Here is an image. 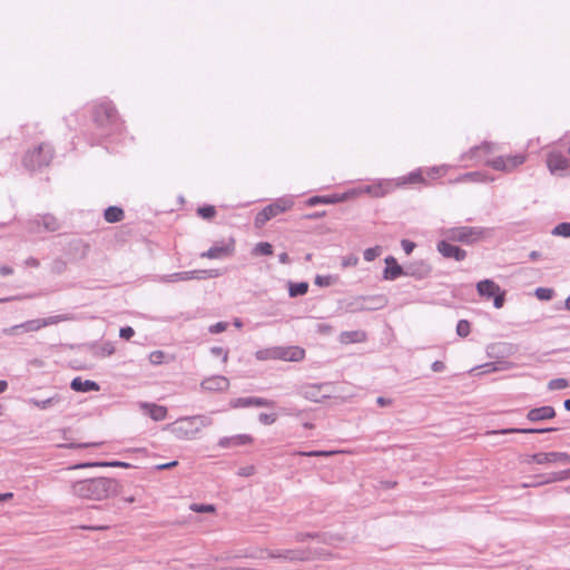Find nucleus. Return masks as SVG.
<instances>
[{
  "instance_id": "nucleus-1",
  "label": "nucleus",
  "mask_w": 570,
  "mask_h": 570,
  "mask_svg": "<svg viewBox=\"0 0 570 570\" xmlns=\"http://www.w3.org/2000/svg\"><path fill=\"white\" fill-rule=\"evenodd\" d=\"M95 130L89 138L91 145L99 144L104 139H117L124 132L125 125L115 105L110 100H100L91 109Z\"/></svg>"
},
{
  "instance_id": "nucleus-2",
  "label": "nucleus",
  "mask_w": 570,
  "mask_h": 570,
  "mask_svg": "<svg viewBox=\"0 0 570 570\" xmlns=\"http://www.w3.org/2000/svg\"><path fill=\"white\" fill-rule=\"evenodd\" d=\"M70 492L82 500L102 501L119 493V482L105 476L87 478L72 482Z\"/></svg>"
},
{
  "instance_id": "nucleus-3",
  "label": "nucleus",
  "mask_w": 570,
  "mask_h": 570,
  "mask_svg": "<svg viewBox=\"0 0 570 570\" xmlns=\"http://www.w3.org/2000/svg\"><path fill=\"white\" fill-rule=\"evenodd\" d=\"M491 234V229L481 226H458L442 230V236L452 240L453 243H461L463 245H474Z\"/></svg>"
},
{
  "instance_id": "nucleus-4",
  "label": "nucleus",
  "mask_w": 570,
  "mask_h": 570,
  "mask_svg": "<svg viewBox=\"0 0 570 570\" xmlns=\"http://www.w3.org/2000/svg\"><path fill=\"white\" fill-rule=\"evenodd\" d=\"M423 180L422 170L419 168L397 179H384L376 185H368L364 188V190L374 197H383L395 187L423 183Z\"/></svg>"
},
{
  "instance_id": "nucleus-5",
  "label": "nucleus",
  "mask_w": 570,
  "mask_h": 570,
  "mask_svg": "<svg viewBox=\"0 0 570 570\" xmlns=\"http://www.w3.org/2000/svg\"><path fill=\"white\" fill-rule=\"evenodd\" d=\"M53 157V149L49 144L42 142L35 147L32 150H28L22 159L23 166L29 170H37L46 167L50 164Z\"/></svg>"
},
{
  "instance_id": "nucleus-6",
  "label": "nucleus",
  "mask_w": 570,
  "mask_h": 570,
  "mask_svg": "<svg viewBox=\"0 0 570 570\" xmlns=\"http://www.w3.org/2000/svg\"><path fill=\"white\" fill-rule=\"evenodd\" d=\"M293 205L294 200L291 197L277 198L274 203L265 206L261 212L256 214L255 225L257 227L264 226L273 217L292 208Z\"/></svg>"
},
{
  "instance_id": "nucleus-7",
  "label": "nucleus",
  "mask_w": 570,
  "mask_h": 570,
  "mask_svg": "<svg viewBox=\"0 0 570 570\" xmlns=\"http://www.w3.org/2000/svg\"><path fill=\"white\" fill-rule=\"evenodd\" d=\"M60 228L58 219L51 214L38 215L27 223V230L33 234L57 232Z\"/></svg>"
},
{
  "instance_id": "nucleus-8",
  "label": "nucleus",
  "mask_w": 570,
  "mask_h": 570,
  "mask_svg": "<svg viewBox=\"0 0 570 570\" xmlns=\"http://www.w3.org/2000/svg\"><path fill=\"white\" fill-rule=\"evenodd\" d=\"M331 383H318V384H307L304 386H301L298 390V394L302 395L304 399L320 403L324 400L328 399L331 396Z\"/></svg>"
},
{
  "instance_id": "nucleus-9",
  "label": "nucleus",
  "mask_w": 570,
  "mask_h": 570,
  "mask_svg": "<svg viewBox=\"0 0 570 570\" xmlns=\"http://www.w3.org/2000/svg\"><path fill=\"white\" fill-rule=\"evenodd\" d=\"M167 429L179 440H191L198 433L194 422H190V416L178 419L175 423L168 424Z\"/></svg>"
},
{
  "instance_id": "nucleus-10",
  "label": "nucleus",
  "mask_w": 570,
  "mask_h": 570,
  "mask_svg": "<svg viewBox=\"0 0 570 570\" xmlns=\"http://www.w3.org/2000/svg\"><path fill=\"white\" fill-rule=\"evenodd\" d=\"M385 302L386 299L384 296H358L347 305V311L352 313L374 311L383 307Z\"/></svg>"
},
{
  "instance_id": "nucleus-11",
  "label": "nucleus",
  "mask_w": 570,
  "mask_h": 570,
  "mask_svg": "<svg viewBox=\"0 0 570 570\" xmlns=\"http://www.w3.org/2000/svg\"><path fill=\"white\" fill-rule=\"evenodd\" d=\"M436 249L442 255V257L446 259H454L455 262L464 261L468 255L466 250L453 244L452 240L445 237H443L442 240L438 242Z\"/></svg>"
},
{
  "instance_id": "nucleus-12",
  "label": "nucleus",
  "mask_w": 570,
  "mask_h": 570,
  "mask_svg": "<svg viewBox=\"0 0 570 570\" xmlns=\"http://www.w3.org/2000/svg\"><path fill=\"white\" fill-rule=\"evenodd\" d=\"M208 271L206 269H194V271H185V272H176L171 274H166L160 277L163 283H176V282H187L191 279H204L206 277H210Z\"/></svg>"
},
{
  "instance_id": "nucleus-13",
  "label": "nucleus",
  "mask_w": 570,
  "mask_h": 570,
  "mask_svg": "<svg viewBox=\"0 0 570 570\" xmlns=\"http://www.w3.org/2000/svg\"><path fill=\"white\" fill-rule=\"evenodd\" d=\"M529 462H533L537 464H548L554 462H562L564 464H570V454L566 452H540L532 454L530 456Z\"/></svg>"
},
{
  "instance_id": "nucleus-14",
  "label": "nucleus",
  "mask_w": 570,
  "mask_h": 570,
  "mask_svg": "<svg viewBox=\"0 0 570 570\" xmlns=\"http://www.w3.org/2000/svg\"><path fill=\"white\" fill-rule=\"evenodd\" d=\"M267 553L271 559L284 561H304L308 559V553L304 549L269 550Z\"/></svg>"
},
{
  "instance_id": "nucleus-15",
  "label": "nucleus",
  "mask_w": 570,
  "mask_h": 570,
  "mask_svg": "<svg viewBox=\"0 0 570 570\" xmlns=\"http://www.w3.org/2000/svg\"><path fill=\"white\" fill-rule=\"evenodd\" d=\"M384 263L385 267L382 274V278L384 281H395L402 276H405V264L400 265L394 256H386L384 258Z\"/></svg>"
},
{
  "instance_id": "nucleus-16",
  "label": "nucleus",
  "mask_w": 570,
  "mask_h": 570,
  "mask_svg": "<svg viewBox=\"0 0 570 570\" xmlns=\"http://www.w3.org/2000/svg\"><path fill=\"white\" fill-rule=\"evenodd\" d=\"M275 360L299 362L305 357V351L299 346H275Z\"/></svg>"
},
{
  "instance_id": "nucleus-17",
  "label": "nucleus",
  "mask_w": 570,
  "mask_h": 570,
  "mask_svg": "<svg viewBox=\"0 0 570 570\" xmlns=\"http://www.w3.org/2000/svg\"><path fill=\"white\" fill-rule=\"evenodd\" d=\"M200 387L208 392H223L229 387V381L226 376L214 375L203 380Z\"/></svg>"
},
{
  "instance_id": "nucleus-18",
  "label": "nucleus",
  "mask_w": 570,
  "mask_h": 570,
  "mask_svg": "<svg viewBox=\"0 0 570 570\" xmlns=\"http://www.w3.org/2000/svg\"><path fill=\"white\" fill-rule=\"evenodd\" d=\"M235 250L234 239L232 238L228 244L214 245L208 250L202 254V257L209 259H220L230 256Z\"/></svg>"
},
{
  "instance_id": "nucleus-19",
  "label": "nucleus",
  "mask_w": 570,
  "mask_h": 570,
  "mask_svg": "<svg viewBox=\"0 0 570 570\" xmlns=\"http://www.w3.org/2000/svg\"><path fill=\"white\" fill-rule=\"evenodd\" d=\"M39 331L38 323L35 320H29L20 324L12 325L2 330V334L7 336L20 335L28 332Z\"/></svg>"
},
{
  "instance_id": "nucleus-20",
  "label": "nucleus",
  "mask_w": 570,
  "mask_h": 570,
  "mask_svg": "<svg viewBox=\"0 0 570 570\" xmlns=\"http://www.w3.org/2000/svg\"><path fill=\"white\" fill-rule=\"evenodd\" d=\"M140 409L145 411L149 417L156 422L163 421L167 417L168 410L164 405L156 403L141 402Z\"/></svg>"
},
{
  "instance_id": "nucleus-21",
  "label": "nucleus",
  "mask_w": 570,
  "mask_h": 570,
  "mask_svg": "<svg viewBox=\"0 0 570 570\" xmlns=\"http://www.w3.org/2000/svg\"><path fill=\"white\" fill-rule=\"evenodd\" d=\"M556 416V410L550 405L534 407L528 411L527 419L531 422L550 420Z\"/></svg>"
},
{
  "instance_id": "nucleus-22",
  "label": "nucleus",
  "mask_w": 570,
  "mask_h": 570,
  "mask_svg": "<svg viewBox=\"0 0 570 570\" xmlns=\"http://www.w3.org/2000/svg\"><path fill=\"white\" fill-rule=\"evenodd\" d=\"M557 428H509V429H501V430H492L489 431V435H495V434H512V433H522V434H533V433H548L552 431H557Z\"/></svg>"
},
{
  "instance_id": "nucleus-23",
  "label": "nucleus",
  "mask_w": 570,
  "mask_h": 570,
  "mask_svg": "<svg viewBox=\"0 0 570 570\" xmlns=\"http://www.w3.org/2000/svg\"><path fill=\"white\" fill-rule=\"evenodd\" d=\"M70 389L75 392H98L100 390L99 384L92 380H82L80 376H76L70 382Z\"/></svg>"
},
{
  "instance_id": "nucleus-24",
  "label": "nucleus",
  "mask_w": 570,
  "mask_h": 570,
  "mask_svg": "<svg viewBox=\"0 0 570 570\" xmlns=\"http://www.w3.org/2000/svg\"><path fill=\"white\" fill-rule=\"evenodd\" d=\"M253 442V438L249 434H236L233 436H223L218 441V445L223 449L242 446Z\"/></svg>"
},
{
  "instance_id": "nucleus-25",
  "label": "nucleus",
  "mask_w": 570,
  "mask_h": 570,
  "mask_svg": "<svg viewBox=\"0 0 570 570\" xmlns=\"http://www.w3.org/2000/svg\"><path fill=\"white\" fill-rule=\"evenodd\" d=\"M547 165L552 174L566 170L569 166V160L560 153H551L548 156Z\"/></svg>"
},
{
  "instance_id": "nucleus-26",
  "label": "nucleus",
  "mask_w": 570,
  "mask_h": 570,
  "mask_svg": "<svg viewBox=\"0 0 570 570\" xmlns=\"http://www.w3.org/2000/svg\"><path fill=\"white\" fill-rule=\"evenodd\" d=\"M347 198V194H334L326 196H312L306 200L307 206H316L320 204H337L344 202Z\"/></svg>"
},
{
  "instance_id": "nucleus-27",
  "label": "nucleus",
  "mask_w": 570,
  "mask_h": 570,
  "mask_svg": "<svg viewBox=\"0 0 570 570\" xmlns=\"http://www.w3.org/2000/svg\"><path fill=\"white\" fill-rule=\"evenodd\" d=\"M405 276L423 278L428 274V267L423 261H414L405 264Z\"/></svg>"
},
{
  "instance_id": "nucleus-28",
  "label": "nucleus",
  "mask_w": 570,
  "mask_h": 570,
  "mask_svg": "<svg viewBox=\"0 0 570 570\" xmlns=\"http://www.w3.org/2000/svg\"><path fill=\"white\" fill-rule=\"evenodd\" d=\"M73 320H76L73 314L66 313V314L48 316L45 318H36V322L38 323L39 330H41L42 327H46V326L55 325V324L62 323V322H69V321H73Z\"/></svg>"
},
{
  "instance_id": "nucleus-29",
  "label": "nucleus",
  "mask_w": 570,
  "mask_h": 570,
  "mask_svg": "<svg viewBox=\"0 0 570 570\" xmlns=\"http://www.w3.org/2000/svg\"><path fill=\"white\" fill-rule=\"evenodd\" d=\"M476 291L480 296L491 298L497 292H500V286L492 279H483L478 282Z\"/></svg>"
},
{
  "instance_id": "nucleus-30",
  "label": "nucleus",
  "mask_w": 570,
  "mask_h": 570,
  "mask_svg": "<svg viewBox=\"0 0 570 570\" xmlns=\"http://www.w3.org/2000/svg\"><path fill=\"white\" fill-rule=\"evenodd\" d=\"M125 216L124 209L118 206H109L104 212V218L108 223H118Z\"/></svg>"
},
{
  "instance_id": "nucleus-31",
  "label": "nucleus",
  "mask_w": 570,
  "mask_h": 570,
  "mask_svg": "<svg viewBox=\"0 0 570 570\" xmlns=\"http://www.w3.org/2000/svg\"><path fill=\"white\" fill-rule=\"evenodd\" d=\"M308 291V283L299 282V283H288V295L289 297H298L303 296Z\"/></svg>"
},
{
  "instance_id": "nucleus-32",
  "label": "nucleus",
  "mask_w": 570,
  "mask_h": 570,
  "mask_svg": "<svg viewBox=\"0 0 570 570\" xmlns=\"http://www.w3.org/2000/svg\"><path fill=\"white\" fill-rule=\"evenodd\" d=\"M60 401V396L58 394L51 396V397H48V399H43V400H38V399H30L29 400V403L35 405L36 407L40 409V410H47L49 409L50 406L55 405L56 403H58Z\"/></svg>"
},
{
  "instance_id": "nucleus-33",
  "label": "nucleus",
  "mask_w": 570,
  "mask_h": 570,
  "mask_svg": "<svg viewBox=\"0 0 570 570\" xmlns=\"http://www.w3.org/2000/svg\"><path fill=\"white\" fill-rule=\"evenodd\" d=\"M474 181V183H485V181H490L491 179L483 173L481 171H471V173H466L464 175H461L456 181L461 183V181Z\"/></svg>"
},
{
  "instance_id": "nucleus-34",
  "label": "nucleus",
  "mask_w": 570,
  "mask_h": 570,
  "mask_svg": "<svg viewBox=\"0 0 570 570\" xmlns=\"http://www.w3.org/2000/svg\"><path fill=\"white\" fill-rule=\"evenodd\" d=\"M570 479V469L559 472H551L541 483L561 482Z\"/></svg>"
},
{
  "instance_id": "nucleus-35",
  "label": "nucleus",
  "mask_w": 570,
  "mask_h": 570,
  "mask_svg": "<svg viewBox=\"0 0 570 570\" xmlns=\"http://www.w3.org/2000/svg\"><path fill=\"white\" fill-rule=\"evenodd\" d=\"M253 255L268 256L273 254V245L268 242H261L252 250Z\"/></svg>"
},
{
  "instance_id": "nucleus-36",
  "label": "nucleus",
  "mask_w": 570,
  "mask_h": 570,
  "mask_svg": "<svg viewBox=\"0 0 570 570\" xmlns=\"http://www.w3.org/2000/svg\"><path fill=\"white\" fill-rule=\"evenodd\" d=\"M190 422H194L199 432L203 428L209 426L213 420L207 415H193L190 416Z\"/></svg>"
},
{
  "instance_id": "nucleus-37",
  "label": "nucleus",
  "mask_w": 570,
  "mask_h": 570,
  "mask_svg": "<svg viewBox=\"0 0 570 570\" xmlns=\"http://www.w3.org/2000/svg\"><path fill=\"white\" fill-rule=\"evenodd\" d=\"M483 150L484 153H492L493 151V144L484 141L480 146H474L469 151V158H475L478 156V153Z\"/></svg>"
},
{
  "instance_id": "nucleus-38",
  "label": "nucleus",
  "mask_w": 570,
  "mask_h": 570,
  "mask_svg": "<svg viewBox=\"0 0 570 570\" xmlns=\"http://www.w3.org/2000/svg\"><path fill=\"white\" fill-rule=\"evenodd\" d=\"M507 160V170L510 171L521 164L524 163L525 157L523 155H514L505 158Z\"/></svg>"
},
{
  "instance_id": "nucleus-39",
  "label": "nucleus",
  "mask_w": 570,
  "mask_h": 570,
  "mask_svg": "<svg viewBox=\"0 0 570 570\" xmlns=\"http://www.w3.org/2000/svg\"><path fill=\"white\" fill-rule=\"evenodd\" d=\"M507 160V170L510 171L521 164L524 163L525 157L523 155H514L505 158Z\"/></svg>"
},
{
  "instance_id": "nucleus-40",
  "label": "nucleus",
  "mask_w": 570,
  "mask_h": 570,
  "mask_svg": "<svg viewBox=\"0 0 570 570\" xmlns=\"http://www.w3.org/2000/svg\"><path fill=\"white\" fill-rule=\"evenodd\" d=\"M230 406L233 409H245L253 406L252 404V396L246 397H237L230 401Z\"/></svg>"
},
{
  "instance_id": "nucleus-41",
  "label": "nucleus",
  "mask_w": 570,
  "mask_h": 570,
  "mask_svg": "<svg viewBox=\"0 0 570 570\" xmlns=\"http://www.w3.org/2000/svg\"><path fill=\"white\" fill-rule=\"evenodd\" d=\"M552 235L570 237V223H560L552 229Z\"/></svg>"
},
{
  "instance_id": "nucleus-42",
  "label": "nucleus",
  "mask_w": 570,
  "mask_h": 570,
  "mask_svg": "<svg viewBox=\"0 0 570 570\" xmlns=\"http://www.w3.org/2000/svg\"><path fill=\"white\" fill-rule=\"evenodd\" d=\"M382 250L381 246L368 247L364 250L363 257L366 262H373L381 255Z\"/></svg>"
},
{
  "instance_id": "nucleus-43",
  "label": "nucleus",
  "mask_w": 570,
  "mask_h": 570,
  "mask_svg": "<svg viewBox=\"0 0 570 570\" xmlns=\"http://www.w3.org/2000/svg\"><path fill=\"white\" fill-rule=\"evenodd\" d=\"M198 215L204 219H210L216 215V208L213 205H204L197 209Z\"/></svg>"
},
{
  "instance_id": "nucleus-44",
  "label": "nucleus",
  "mask_w": 570,
  "mask_h": 570,
  "mask_svg": "<svg viewBox=\"0 0 570 570\" xmlns=\"http://www.w3.org/2000/svg\"><path fill=\"white\" fill-rule=\"evenodd\" d=\"M255 356L259 361L275 360L274 347L262 348L255 353Z\"/></svg>"
},
{
  "instance_id": "nucleus-45",
  "label": "nucleus",
  "mask_w": 570,
  "mask_h": 570,
  "mask_svg": "<svg viewBox=\"0 0 570 570\" xmlns=\"http://www.w3.org/2000/svg\"><path fill=\"white\" fill-rule=\"evenodd\" d=\"M252 404L256 407H274L276 403L269 399L252 396Z\"/></svg>"
},
{
  "instance_id": "nucleus-46",
  "label": "nucleus",
  "mask_w": 570,
  "mask_h": 570,
  "mask_svg": "<svg viewBox=\"0 0 570 570\" xmlns=\"http://www.w3.org/2000/svg\"><path fill=\"white\" fill-rule=\"evenodd\" d=\"M535 296L540 301H550L553 297V289L548 287H538L534 292Z\"/></svg>"
},
{
  "instance_id": "nucleus-47",
  "label": "nucleus",
  "mask_w": 570,
  "mask_h": 570,
  "mask_svg": "<svg viewBox=\"0 0 570 570\" xmlns=\"http://www.w3.org/2000/svg\"><path fill=\"white\" fill-rule=\"evenodd\" d=\"M321 538H322V534L318 532H298L294 535V540L296 542H305L306 540H309V539L321 540Z\"/></svg>"
},
{
  "instance_id": "nucleus-48",
  "label": "nucleus",
  "mask_w": 570,
  "mask_h": 570,
  "mask_svg": "<svg viewBox=\"0 0 570 570\" xmlns=\"http://www.w3.org/2000/svg\"><path fill=\"white\" fill-rule=\"evenodd\" d=\"M99 466L101 468H124V469H129L131 468V464L128 463V462H125V461H98Z\"/></svg>"
},
{
  "instance_id": "nucleus-49",
  "label": "nucleus",
  "mask_w": 570,
  "mask_h": 570,
  "mask_svg": "<svg viewBox=\"0 0 570 570\" xmlns=\"http://www.w3.org/2000/svg\"><path fill=\"white\" fill-rule=\"evenodd\" d=\"M569 386V382L566 379H553L548 383L550 391L563 390Z\"/></svg>"
},
{
  "instance_id": "nucleus-50",
  "label": "nucleus",
  "mask_w": 570,
  "mask_h": 570,
  "mask_svg": "<svg viewBox=\"0 0 570 570\" xmlns=\"http://www.w3.org/2000/svg\"><path fill=\"white\" fill-rule=\"evenodd\" d=\"M456 334L465 337L470 334V323L466 320H460L456 324Z\"/></svg>"
},
{
  "instance_id": "nucleus-51",
  "label": "nucleus",
  "mask_w": 570,
  "mask_h": 570,
  "mask_svg": "<svg viewBox=\"0 0 570 570\" xmlns=\"http://www.w3.org/2000/svg\"><path fill=\"white\" fill-rule=\"evenodd\" d=\"M315 285L320 287L331 286L333 283V276L331 275H316L314 279Z\"/></svg>"
},
{
  "instance_id": "nucleus-52",
  "label": "nucleus",
  "mask_w": 570,
  "mask_h": 570,
  "mask_svg": "<svg viewBox=\"0 0 570 570\" xmlns=\"http://www.w3.org/2000/svg\"><path fill=\"white\" fill-rule=\"evenodd\" d=\"M489 164L495 170L508 171L505 157H502V156L497 157V158L492 159Z\"/></svg>"
},
{
  "instance_id": "nucleus-53",
  "label": "nucleus",
  "mask_w": 570,
  "mask_h": 570,
  "mask_svg": "<svg viewBox=\"0 0 570 570\" xmlns=\"http://www.w3.org/2000/svg\"><path fill=\"white\" fill-rule=\"evenodd\" d=\"M277 416L273 413H259L258 421L264 425H272L276 422Z\"/></svg>"
},
{
  "instance_id": "nucleus-54",
  "label": "nucleus",
  "mask_w": 570,
  "mask_h": 570,
  "mask_svg": "<svg viewBox=\"0 0 570 570\" xmlns=\"http://www.w3.org/2000/svg\"><path fill=\"white\" fill-rule=\"evenodd\" d=\"M114 353H115V347H114L112 343H110V342L104 343L97 352V354L100 356H110Z\"/></svg>"
},
{
  "instance_id": "nucleus-55",
  "label": "nucleus",
  "mask_w": 570,
  "mask_h": 570,
  "mask_svg": "<svg viewBox=\"0 0 570 570\" xmlns=\"http://www.w3.org/2000/svg\"><path fill=\"white\" fill-rule=\"evenodd\" d=\"M190 509L195 512H199V513H206V512H214L215 511V507L213 504H198V503H194L190 505Z\"/></svg>"
},
{
  "instance_id": "nucleus-56",
  "label": "nucleus",
  "mask_w": 570,
  "mask_h": 570,
  "mask_svg": "<svg viewBox=\"0 0 570 570\" xmlns=\"http://www.w3.org/2000/svg\"><path fill=\"white\" fill-rule=\"evenodd\" d=\"M493 305L495 308H501L504 305L505 302V293L504 292H497L493 296Z\"/></svg>"
},
{
  "instance_id": "nucleus-57",
  "label": "nucleus",
  "mask_w": 570,
  "mask_h": 570,
  "mask_svg": "<svg viewBox=\"0 0 570 570\" xmlns=\"http://www.w3.org/2000/svg\"><path fill=\"white\" fill-rule=\"evenodd\" d=\"M342 336L347 337L348 342H360L361 337H364V333L358 331L344 332Z\"/></svg>"
},
{
  "instance_id": "nucleus-58",
  "label": "nucleus",
  "mask_w": 570,
  "mask_h": 570,
  "mask_svg": "<svg viewBox=\"0 0 570 570\" xmlns=\"http://www.w3.org/2000/svg\"><path fill=\"white\" fill-rule=\"evenodd\" d=\"M226 322H217L208 327V332L212 334H218L224 332L227 328Z\"/></svg>"
},
{
  "instance_id": "nucleus-59",
  "label": "nucleus",
  "mask_w": 570,
  "mask_h": 570,
  "mask_svg": "<svg viewBox=\"0 0 570 570\" xmlns=\"http://www.w3.org/2000/svg\"><path fill=\"white\" fill-rule=\"evenodd\" d=\"M254 473H255L254 465L242 466L237 471V475L244 476V478L252 476Z\"/></svg>"
},
{
  "instance_id": "nucleus-60",
  "label": "nucleus",
  "mask_w": 570,
  "mask_h": 570,
  "mask_svg": "<svg viewBox=\"0 0 570 570\" xmlns=\"http://www.w3.org/2000/svg\"><path fill=\"white\" fill-rule=\"evenodd\" d=\"M135 335V330L131 326H124L119 331V336L124 340H130Z\"/></svg>"
},
{
  "instance_id": "nucleus-61",
  "label": "nucleus",
  "mask_w": 570,
  "mask_h": 570,
  "mask_svg": "<svg viewBox=\"0 0 570 570\" xmlns=\"http://www.w3.org/2000/svg\"><path fill=\"white\" fill-rule=\"evenodd\" d=\"M401 246L406 255H410L414 248L416 247V244L410 239H402Z\"/></svg>"
},
{
  "instance_id": "nucleus-62",
  "label": "nucleus",
  "mask_w": 570,
  "mask_h": 570,
  "mask_svg": "<svg viewBox=\"0 0 570 570\" xmlns=\"http://www.w3.org/2000/svg\"><path fill=\"white\" fill-rule=\"evenodd\" d=\"M333 452L332 451H323V450H315V451H308V452H299L301 455L306 456H328Z\"/></svg>"
},
{
  "instance_id": "nucleus-63",
  "label": "nucleus",
  "mask_w": 570,
  "mask_h": 570,
  "mask_svg": "<svg viewBox=\"0 0 570 570\" xmlns=\"http://www.w3.org/2000/svg\"><path fill=\"white\" fill-rule=\"evenodd\" d=\"M279 412L283 415H291V416H298L301 414V410H297L296 407H291V406L281 407Z\"/></svg>"
},
{
  "instance_id": "nucleus-64",
  "label": "nucleus",
  "mask_w": 570,
  "mask_h": 570,
  "mask_svg": "<svg viewBox=\"0 0 570 570\" xmlns=\"http://www.w3.org/2000/svg\"><path fill=\"white\" fill-rule=\"evenodd\" d=\"M210 353H212L213 355H215V356H220V355H223V360H224V361H227V355H228V354H227V351H225V350H224L223 347H220V346H213V347L210 348Z\"/></svg>"
}]
</instances>
